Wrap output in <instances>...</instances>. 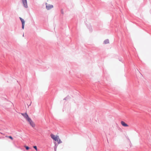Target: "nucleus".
<instances>
[{
  "mask_svg": "<svg viewBox=\"0 0 151 151\" xmlns=\"http://www.w3.org/2000/svg\"><path fill=\"white\" fill-rule=\"evenodd\" d=\"M55 151H56V150L55 149Z\"/></svg>",
  "mask_w": 151,
  "mask_h": 151,
  "instance_id": "nucleus-13",
  "label": "nucleus"
},
{
  "mask_svg": "<svg viewBox=\"0 0 151 151\" xmlns=\"http://www.w3.org/2000/svg\"><path fill=\"white\" fill-rule=\"evenodd\" d=\"M33 148H35V150H36V151H37V147L36 146H34L33 147Z\"/></svg>",
  "mask_w": 151,
  "mask_h": 151,
  "instance_id": "nucleus-9",
  "label": "nucleus"
},
{
  "mask_svg": "<svg viewBox=\"0 0 151 151\" xmlns=\"http://www.w3.org/2000/svg\"><path fill=\"white\" fill-rule=\"evenodd\" d=\"M23 4L25 8L27 7V0H22Z\"/></svg>",
  "mask_w": 151,
  "mask_h": 151,
  "instance_id": "nucleus-3",
  "label": "nucleus"
},
{
  "mask_svg": "<svg viewBox=\"0 0 151 151\" xmlns=\"http://www.w3.org/2000/svg\"><path fill=\"white\" fill-rule=\"evenodd\" d=\"M46 4H47L46 3ZM53 7V6L52 5H50V4H47L46 6V8L48 10H49L50 9H51Z\"/></svg>",
  "mask_w": 151,
  "mask_h": 151,
  "instance_id": "nucleus-5",
  "label": "nucleus"
},
{
  "mask_svg": "<svg viewBox=\"0 0 151 151\" xmlns=\"http://www.w3.org/2000/svg\"><path fill=\"white\" fill-rule=\"evenodd\" d=\"M21 115L23 116L24 118L29 123L30 125L33 127H35V124L31 119L29 117L27 113H21Z\"/></svg>",
  "mask_w": 151,
  "mask_h": 151,
  "instance_id": "nucleus-1",
  "label": "nucleus"
},
{
  "mask_svg": "<svg viewBox=\"0 0 151 151\" xmlns=\"http://www.w3.org/2000/svg\"><path fill=\"white\" fill-rule=\"evenodd\" d=\"M8 137L11 139V140H12L13 139V138L11 136H9Z\"/></svg>",
  "mask_w": 151,
  "mask_h": 151,
  "instance_id": "nucleus-10",
  "label": "nucleus"
},
{
  "mask_svg": "<svg viewBox=\"0 0 151 151\" xmlns=\"http://www.w3.org/2000/svg\"><path fill=\"white\" fill-rule=\"evenodd\" d=\"M104 43L105 44L108 43H109V41L108 40H106L104 42Z\"/></svg>",
  "mask_w": 151,
  "mask_h": 151,
  "instance_id": "nucleus-8",
  "label": "nucleus"
},
{
  "mask_svg": "<svg viewBox=\"0 0 151 151\" xmlns=\"http://www.w3.org/2000/svg\"><path fill=\"white\" fill-rule=\"evenodd\" d=\"M25 148L27 150H28L29 149V148L28 146H25Z\"/></svg>",
  "mask_w": 151,
  "mask_h": 151,
  "instance_id": "nucleus-11",
  "label": "nucleus"
},
{
  "mask_svg": "<svg viewBox=\"0 0 151 151\" xmlns=\"http://www.w3.org/2000/svg\"><path fill=\"white\" fill-rule=\"evenodd\" d=\"M56 141H57L58 142V144H60L62 142L61 141L60 139L59 138V139H58V140H57Z\"/></svg>",
  "mask_w": 151,
  "mask_h": 151,
  "instance_id": "nucleus-7",
  "label": "nucleus"
},
{
  "mask_svg": "<svg viewBox=\"0 0 151 151\" xmlns=\"http://www.w3.org/2000/svg\"><path fill=\"white\" fill-rule=\"evenodd\" d=\"M50 137L53 140H54L55 141L58 140V139H59V137L58 136H56L52 134H51Z\"/></svg>",
  "mask_w": 151,
  "mask_h": 151,
  "instance_id": "nucleus-2",
  "label": "nucleus"
},
{
  "mask_svg": "<svg viewBox=\"0 0 151 151\" xmlns=\"http://www.w3.org/2000/svg\"><path fill=\"white\" fill-rule=\"evenodd\" d=\"M64 100H66V98H64Z\"/></svg>",
  "mask_w": 151,
  "mask_h": 151,
  "instance_id": "nucleus-12",
  "label": "nucleus"
},
{
  "mask_svg": "<svg viewBox=\"0 0 151 151\" xmlns=\"http://www.w3.org/2000/svg\"><path fill=\"white\" fill-rule=\"evenodd\" d=\"M19 19H20V20L21 21L22 23V28L23 29H24V24H25L24 21L23 19H22L20 17H19Z\"/></svg>",
  "mask_w": 151,
  "mask_h": 151,
  "instance_id": "nucleus-4",
  "label": "nucleus"
},
{
  "mask_svg": "<svg viewBox=\"0 0 151 151\" xmlns=\"http://www.w3.org/2000/svg\"><path fill=\"white\" fill-rule=\"evenodd\" d=\"M121 124L124 127H129V125L123 121H121Z\"/></svg>",
  "mask_w": 151,
  "mask_h": 151,
  "instance_id": "nucleus-6",
  "label": "nucleus"
}]
</instances>
